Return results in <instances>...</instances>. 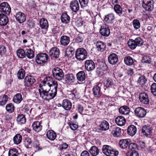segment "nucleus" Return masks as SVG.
Here are the masks:
<instances>
[{"label": "nucleus", "instance_id": "f257e3e1", "mask_svg": "<svg viewBox=\"0 0 156 156\" xmlns=\"http://www.w3.org/2000/svg\"><path fill=\"white\" fill-rule=\"evenodd\" d=\"M46 81H43V84L48 85L46 100H49L53 98L56 95L58 84L56 81H53L50 78H47Z\"/></svg>", "mask_w": 156, "mask_h": 156}, {"label": "nucleus", "instance_id": "f03ea898", "mask_svg": "<svg viewBox=\"0 0 156 156\" xmlns=\"http://www.w3.org/2000/svg\"><path fill=\"white\" fill-rule=\"evenodd\" d=\"M102 150L103 153L107 156H117L119 154L118 151L108 145H104Z\"/></svg>", "mask_w": 156, "mask_h": 156}, {"label": "nucleus", "instance_id": "7ed1b4c3", "mask_svg": "<svg viewBox=\"0 0 156 156\" xmlns=\"http://www.w3.org/2000/svg\"><path fill=\"white\" fill-rule=\"evenodd\" d=\"M52 75L56 80H60L63 79L64 73L62 69L59 67H55L52 69Z\"/></svg>", "mask_w": 156, "mask_h": 156}, {"label": "nucleus", "instance_id": "20e7f679", "mask_svg": "<svg viewBox=\"0 0 156 156\" xmlns=\"http://www.w3.org/2000/svg\"><path fill=\"white\" fill-rule=\"evenodd\" d=\"M87 52L85 49L80 48L78 49L76 51L75 56L78 60H83L87 58Z\"/></svg>", "mask_w": 156, "mask_h": 156}, {"label": "nucleus", "instance_id": "39448f33", "mask_svg": "<svg viewBox=\"0 0 156 156\" xmlns=\"http://www.w3.org/2000/svg\"><path fill=\"white\" fill-rule=\"evenodd\" d=\"M48 55L45 53L38 54L36 57L35 60L38 64L43 65L44 64L48 61Z\"/></svg>", "mask_w": 156, "mask_h": 156}, {"label": "nucleus", "instance_id": "423d86ee", "mask_svg": "<svg viewBox=\"0 0 156 156\" xmlns=\"http://www.w3.org/2000/svg\"><path fill=\"white\" fill-rule=\"evenodd\" d=\"M154 3L153 0H143L142 5L146 11L150 12L153 9Z\"/></svg>", "mask_w": 156, "mask_h": 156}, {"label": "nucleus", "instance_id": "0eeeda50", "mask_svg": "<svg viewBox=\"0 0 156 156\" xmlns=\"http://www.w3.org/2000/svg\"><path fill=\"white\" fill-rule=\"evenodd\" d=\"M11 11L10 7L8 3L3 2L0 4V12L5 14L9 15Z\"/></svg>", "mask_w": 156, "mask_h": 156}, {"label": "nucleus", "instance_id": "6e6552de", "mask_svg": "<svg viewBox=\"0 0 156 156\" xmlns=\"http://www.w3.org/2000/svg\"><path fill=\"white\" fill-rule=\"evenodd\" d=\"M139 98L140 101L145 105H148L149 103V98L148 95L146 93L144 92L140 93L139 96Z\"/></svg>", "mask_w": 156, "mask_h": 156}, {"label": "nucleus", "instance_id": "1a4fd4ad", "mask_svg": "<svg viewBox=\"0 0 156 156\" xmlns=\"http://www.w3.org/2000/svg\"><path fill=\"white\" fill-rule=\"evenodd\" d=\"M41 85H42L41 86H40V88L38 89L40 96L42 98L46 100L47 90L46 87L48 85L43 84V81L41 82Z\"/></svg>", "mask_w": 156, "mask_h": 156}, {"label": "nucleus", "instance_id": "9d476101", "mask_svg": "<svg viewBox=\"0 0 156 156\" xmlns=\"http://www.w3.org/2000/svg\"><path fill=\"white\" fill-rule=\"evenodd\" d=\"M100 32L102 36L106 37L109 36L110 32L108 26L105 24H103L100 30Z\"/></svg>", "mask_w": 156, "mask_h": 156}, {"label": "nucleus", "instance_id": "9b49d317", "mask_svg": "<svg viewBox=\"0 0 156 156\" xmlns=\"http://www.w3.org/2000/svg\"><path fill=\"white\" fill-rule=\"evenodd\" d=\"M84 66L85 69L88 71L93 70L95 68V64L92 60H87L85 62Z\"/></svg>", "mask_w": 156, "mask_h": 156}, {"label": "nucleus", "instance_id": "f8f14e48", "mask_svg": "<svg viewBox=\"0 0 156 156\" xmlns=\"http://www.w3.org/2000/svg\"><path fill=\"white\" fill-rule=\"evenodd\" d=\"M35 79L34 77L32 76H26L24 79V85L27 87H30L35 82Z\"/></svg>", "mask_w": 156, "mask_h": 156}, {"label": "nucleus", "instance_id": "ddd939ff", "mask_svg": "<svg viewBox=\"0 0 156 156\" xmlns=\"http://www.w3.org/2000/svg\"><path fill=\"white\" fill-rule=\"evenodd\" d=\"M134 112L136 115L140 118H144L146 114V110L141 107L136 108Z\"/></svg>", "mask_w": 156, "mask_h": 156}, {"label": "nucleus", "instance_id": "4468645a", "mask_svg": "<svg viewBox=\"0 0 156 156\" xmlns=\"http://www.w3.org/2000/svg\"><path fill=\"white\" fill-rule=\"evenodd\" d=\"M49 55L52 58H57L59 55V49L55 47L51 48L49 51Z\"/></svg>", "mask_w": 156, "mask_h": 156}, {"label": "nucleus", "instance_id": "2eb2a0df", "mask_svg": "<svg viewBox=\"0 0 156 156\" xmlns=\"http://www.w3.org/2000/svg\"><path fill=\"white\" fill-rule=\"evenodd\" d=\"M96 46L97 50L100 52L104 51L106 48L105 44L104 42L99 41H98L96 42Z\"/></svg>", "mask_w": 156, "mask_h": 156}, {"label": "nucleus", "instance_id": "dca6fc26", "mask_svg": "<svg viewBox=\"0 0 156 156\" xmlns=\"http://www.w3.org/2000/svg\"><path fill=\"white\" fill-rule=\"evenodd\" d=\"M108 59L109 63L112 65L116 64L118 59L117 55L114 53L110 54L108 57Z\"/></svg>", "mask_w": 156, "mask_h": 156}, {"label": "nucleus", "instance_id": "f3484780", "mask_svg": "<svg viewBox=\"0 0 156 156\" xmlns=\"http://www.w3.org/2000/svg\"><path fill=\"white\" fill-rule=\"evenodd\" d=\"M70 7L72 10L76 12L79 9V4L77 0H74L72 1L70 3Z\"/></svg>", "mask_w": 156, "mask_h": 156}, {"label": "nucleus", "instance_id": "a211bd4d", "mask_svg": "<svg viewBox=\"0 0 156 156\" xmlns=\"http://www.w3.org/2000/svg\"><path fill=\"white\" fill-rule=\"evenodd\" d=\"M115 17L114 14L110 13L105 16L104 20L107 23L112 24L114 23Z\"/></svg>", "mask_w": 156, "mask_h": 156}, {"label": "nucleus", "instance_id": "6ab92c4d", "mask_svg": "<svg viewBox=\"0 0 156 156\" xmlns=\"http://www.w3.org/2000/svg\"><path fill=\"white\" fill-rule=\"evenodd\" d=\"M16 20L20 23H22L25 22L26 20L25 14L20 12H17L15 16Z\"/></svg>", "mask_w": 156, "mask_h": 156}, {"label": "nucleus", "instance_id": "aec40b11", "mask_svg": "<svg viewBox=\"0 0 156 156\" xmlns=\"http://www.w3.org/2000/svg\"><path fill=\"white\" fill-rule=\"evenodd\" d=\"M99 85L98 84L94 86L93 88V94L95 97L99 98L101 96L102 94V93L101 91V88Z\"/></svg>", "mask_w": 156, "mask_h": 156}, {"label": "nucleus", "instance_id": "412c9836", "mask_svg": "<svg viewBox=\"0 0 156 156\" xmlns=\"http://www.w3.org/2000/svg\"><path fill=\"white\" fill-rule=\"evenodd\" d=\"M111 127V133L114 137H119L121 136V129L119 127L113 126Z\"/></svg>", "mask_w": 156, "mask_h": 156}, {"label": "nucleus", "instance_id": "4be33fe9", "mask_svg": "<svg viewBox=\"0 0 156 156\" xmlns=\"http://www.w3.org/2000/svg\"><path fill=\"white\" fill-rule=\"evenodd\" d=\"M41 124V122L38 121L34 122L32 124L33 130L37 132L40 131L42 129Z\"/></svg>", "mask_w": 156, "mask_h": 156}, {"label": "nucleus", "instance_id": "5701e85b", "mask_svg": "<svg viewBox=\"0 0 156 156\" xmlns=\"http://www.w3.org/2000/svg\"><path fill=\"white\" fill-rule=\"evenodd\" d=\"M115 122L118 125L122 126L125 124L126 120L124 117L121 116H119L115 118Z\"/></svg>", "mask_w": 156, "mask_h": 156}, {"label": "nucleus", "instance_id": "b1692460", "mask_svg": "<svg viewBox=\"0 0 156 156\" xmlns=\"http://www.w3.org/2000/svg\"><path fill=\"white\" fill-rule=\"evenodd\" d=\"M8 22V18L6 15L2 13L0 14V25L5 26Z\"/></svg>", "mask_w": 156, "mask_h": 156}, {"label": "nucleus", "instance_id": "393cba45", "mask_svg": "<svg viewBox=\"0 0 156 156\" xmlns=\"http://www.w3.org/2000/svg\"><path fill=\"white\" fill-rule=\"evenodd\" d=\"M141 130L143 133L146 136L150 135L151 133V128L147 125H145L142 127Z\"/></svg>", "mask_w": 156, "mask_h": 156}, {"label": "nucleus", "instance_id": "a878e982", "mask_svg": "<svg viewBox=\"0 0 156 156\" xmlns=\"http://www.w3.org/2000/svg\"><path fill=\"white\" fill-rule=\"evenodd\" d=\"M129 142V139H122L119 141V144L121 148L124 149L127 147Z\"/></svg>", "mask_w": 156, "mask_h": 156}, {"label": "nucleus", "instance_id": "bb28decb", "mask_svg": "<svg viewBox=\"0 0 156 156\" xmlns=\"http://www.w3.org/2000/svg\"><path fill=\"white\" fill-rule=\"evenodd\" d=\"M62 107L66 110H69L72 107V103L69 100L66 99L63 101Z\"/></svg>", "mask_w": 156, "mask_h": 156}, {"label": "nucleus", "instance_id": "cd10ccee", "mask_svg": "<svg viewBox=\"0 0 156 156\" xmlns=\"http://www.w3.org/2000/svg\"><path fill=\"white\" fill-rule=\"evenodd\" d=\"M127 131L129 135L131 136H133L136 133V128L135 126L133 125H131L128 127Z\"/></svg>", "mask_w": 156, "mask_h": 156}, {"label": "nucleus", "instance_id": "c85d7f7f", "mask_svg": "<svg viewBox=\"0 0 156 156\" xmlns=\"http://www.w3.org/2000/svg\"><path fill=\"white\" fill-rule=\"evenodd\" d=\"M130 111L129 108L126 106H121L119 109V112L120 114L125 115L129 114Z\"/></svg>", "mask_w": 156, "mask_h": 156}, {"label": "nucleus", "instance_id": "c756f323", "mask_svg": "<svg viewBox=\"0 0 156 156\" xmlns=\"http://www.w3.org/2000/svg\"><path fill=\"white\" fill-rule=\"evenodd\" d=\"M70 41L69 37L66 36H63L60 38L61 44L63 46L68 45Z\"/></svg>", "mask_w": 156, "mask_h": 156}, {"label": "nucleus", "instance_id": "7c9ffc66", "mask_svg": "<svg viewBox=\"0 0 156 156\" xmlns=\"http://www.w3.org/2000/svg\"><path fill=\"white\" fill-rule=\"evenodd\" d=\"M40 25L41 27L43 29H47L48 27V22L45 18H42L41 20Z\"/></svg>", "mask_w": 156, "mask_h": 156}, {"label": "nucleus", "instance_id": "2f4dec72", "mask_svg": "<svg viewBox=\"0 0 156 156\" xmlns=\"http://www.w3.org/2000/svg\"><path fill=\"white\" fill-rule=\"evenodd\" d=\"M77 80L80 82L83 81L85 78V73L83 71H80L76 75Z\"/></svg>", "mask_w": 156, "mask_h": 156}, {"label": "nucleus", "instance_id": "473e14b6", "mask_svg": "<svg viewBox=\"0 0 156 156\" xmlns=\"http://www.w3.org/2000/svg\"><path fill=\"white\" fill-rule=\"evenodd\" d=\"M99 126L101 130L105 131L109 129V124L107 121L104 120L101 122V123L99 125Z\"/></svg>", "mask_w": 156, "mask_h": 156}, {"label": "nucleus", "instance_id": "72a5a7b5", "mask_svg": "<svg viewBox=\"0 0 156 156\" xmlns=\"http://www.w3.org/2000/svg\"><path fill=\"white\" fill-rule=\"evenodd\" d=\"M47 136L48 139L51 140H54L56 138V135L52 130H48L47 133Z\"/></svg>", "mask_w": 156, "mask_h": 156}, {"label": "nucleus", "instance_id": "f704fd0d", "mask_svg": "<svg viewBox=\"0 0 156 156\" xmlns=\"http://www.w3.org/2000/svg\"><path fill=\"white\" fill-rule=\"evenodd\" d=\"M26 56L30 59L32 58L34 56V52L31 48L26 49H25Z\"/></svg>", "mask_w": 156, "mask_h": 156}, {"label": "nucleus", "instance_id": "c9c22d12", "mask_svg": "<svg viewBox=\"0 0 156 156\" xmlns=\"http://www.w3.org/2000/svg\"><path fill=\"white\" fill-rule=\"evenodd\" d=\"M89 152L92 156H97L99 153L98 149L96 146H92L90 149Z\"/></svg>", "mask_w": 156, "mask_h": 156}, {"label": "nucleus", "instance_id": "e433bc0d", "mask_svg": "<svg viewBox=\"0 0 156 156\" xmlns=\"http://www.w3.org/2000/svg\"><path fill=\"white\" fill-rule=\"evenodd\" d=\"M16 120L18 123L20 124H24L26 122L25 117L23 114L18 115L17 118Z\"/></svg>", "mask_w": 156, "mask_h": 156}, {"label": "nucleus", "instance_id": "4c0bfd02", "mask_svg": "<svg viewBox=\"0 0 156 156\" xmlns=\"http://www.w3.org/2000/svg\"><path fill=\"white\" fill-rule=\"evenodd\" d=\"M22 140V136L20 134H17L13 138L14 144H18L20 143Z\"/></svg>", "mask_w": 156, "mask_h": 156}, {"label": "nucleus", "instance_id": "58836bf2", "mask_svg": "<svg viewBox=\"0 0 156 156\" xmlns=\"http://www.w3.org/2000/svg\"><path fill=\"white\" fill-rule=\"evenodd\" d=\"M70 18L69 16L66 13H62L61 16V20L63 23H69Z\"/></svg>", "mask_w": 156, "mask_h": 156}, {"label": "nucleus", "instance_id": "ea45409f", "mask_svg": "<svg viewBox=\"0 0 156 156\" xmlns=\"http://www.w3.org/2000/svg\"><path fill=\"white\" fill-rule=\"evenodd\" d=\"M67 81L70 83H73L75 81V77L72 73H68L65 76Z\"/></svg>", "mask_w": 156, "mask_h": 156}, {"label": "nucleus", "instance_id": "a19ab883", "mask_svg": "<svg viewBox=\"0 0 156 156\" xmlns=\"http://www.w3.org/2000/svg\"><path fill=\"white\" fill-rule=\"evenodd\" d=\"M22 96L20 93L17 94L13 97V101L17 104L20 103L22 100Z\"/></svg>", "mask_w": 156, "mask_h": 156}, {"label": "nucleus", "instance_id": "79ce46f5", "mask_svg": "<svg viewBox=\"0 0 156 156\" xmlns=\"http://www.w3.org/2000/svg\"><path fill=\"white\" fill-rule=\"evenodd\" d=\"M9 97L7 95L4 94L0 98V105H5L7 102Z\"/></svg>", "mask_w": 156, "mask_h": 156}, {"label": "nucleus", "instance_id": "37998d69", "mask_svg": "<svg viewBox=\"0 0 156 156\" xmlns=\"http://www.w3.org/2000/svg\"><path fill=\"white\" fill-rule=\"evenodd\" d=\"M124 62L127 65H132L133 63V58L129 56H127L124 58Z\"/></svg>", "mask_w": 156, "mask_h": 156}, {"label": "nucleus", "instance_id": "c03bdc74", "mask_svg": "<svg viewBox=\"0 0 156 156\" xmlns=\"http://www.w3.org/2000/svg\"><path fill=\"white\" fill-rule=\"evenodd\" d=\"M5 108L6 111L9 113H12L14 112L15 107L14 105L11 103L7 104Z\"/></svg>", "mask_w": 156, "mask_h": 156}, {"label": "nucleus", "instance_id": "a18cd8bd", "mask_svg": "<svg viewBox=\"0 0 156 156\" xmlns=\"http://www.w3.org/2000/svg\"><path fill=\"white\" fill-rule=\"evenodd\" d=\"M129 47L132 49H134L137 46L134 40L129 39L127 42Z\"/></svg>", "mask_w": 156, "mask_h": 156}, {"label": "nucleus", "instance_id": "49530a36", "mask_svg": "<svg viewBox=\"0 0 156 156\" xmlns=\"http://www.w3.org/2000/svg\"><path fill=\"white\" fill-rule=\"evenodd\" d=\"M17 55L20 58H24L25 57V50L22 49L18 50L17 51Z\"/></svg>", "mask_w": 156, "mask_h": 156}, {"label": "nucleus", "instance_id": "de8ad7c7", "mask_svg": "<svg viewBox=\"0 0 156 156\" xmlns=\"http://www.w3.org/2000/svg\"><path fill=\"white\" fill-rule=\"evenodd\" d=\"M25 70L23 69H20L19 70L17 73L18 78L20 79H23L25 76Z\"/></svg>", "mask_w": 156, "mask_h": 156}, {"label": "nucleus", "instance_id": "09e8293b", "mask_svg": "<svg viewBox=\"0 0 156 156\" xmlns=\"http://www.w3.org/2000/svg\"><path fill=\"white\" fill-rule=\"evenodd\" d=\"M18 151L16 149L13 148L9 150V156H17L18 155Z\"/></svg>", "mask_w": 156, "mask_h": 156}, {"label": "nucleus", "instance_id": "8fccbe9b", "mask_svg": "<svg viewBox=\"0 0 156 156\" xmlns=\"http://www.w3.org/2000/svg\"><path fill=\"white\" fill-rule=\"evenodd\" d=\"M147 81V80L145 76H141L139 78L137 82L140 84L144 85L146 83Z\"/></svg>", "mask_w": 156, "mask_h": 156}, {"label": "nucleus", "instance_id": "3c124183", "mask_svg": "<svg viewBox=\"0 0 156 156\" xmlns=\"http://www.w3.org/2000/svg\"><path fill=\"white\" fill-rule=\"evenodd\" d=\"M142 62L144 63L150 64L151 62V58L149 56L145 55L143 57Z\"/></svg>", "mask_w": 156, "mask_h": 156}, {"label": "nucleus", "instance_id": "603ef678", "mask_svg": "<svg viewBox=\"0 0 156 156\" xmlns=\"http://www.w3.org/2000/svg\"><path fill=\"white\" fill-rule=\"evenodd\" d=\"M115 12L118 14H121L122 12V9L119 5H116L114 6Z\"/></svg>", "mask_w": 156, "mask_h": 156}, {"label": "nucleus", "instance_id": "864d4df0", "mask_svg": "<svg viewBox=\"0 0 156 156\" xmlns=\"http://www.w3.org/2000/svg\"><path fill=\"white\" fill-rule=\"evenodd\" d=\"M134 41L137 46H140L143 44V41L141 38L138 37L136 38Z\"/></svg>", "mask_w": 156, "mask_h": 156}, {"label": "nucleus", "instance_id": "5fc2aeb1", "mask_svg": "<svg viewBox=\"0 0 156 156\" xmlns=\"http://www.w3.org/2000/svg\"><path fill=\"white\" fill-rule=\"evenodd\" d=\"M128 145V148L131 150V151H136L137 150V146L136 144L130 143Z\"/></svg>", "mask_w": 156, "mask_h": 156}, {"label": "nucleus", "instance_id": "6e6d98bb", "mask_svg": "<svg viewBox=\"0 0 156 156\" xmlns=\"http://www.w3.org/2000/svg\"><path fill=\"white\" fill-rule=\"evenodd\" d=\"M133 24L134 27L136 30L138 29L140 27V23L138 20H134L133 22Z\"/></svg>", "mask_w": 156, "mask_h": 156}, {"label": "nucleus", "instance_id": "4d7b16f0", "mask_svg": "<svg viewBox=\"0 0 156 156\" xmlns=\"http://www.w3.org/2000/svg\"><path fill=\"white\" fill-rule=\"evenodd\" d=\"M151 93L156 96V83H153L151 86Z\"/></svg>", "mask_w": 156, "mask_h": 156}, {"label": "nucleus", "instance_id": "13d9d810", "mask_svg": "<svg viewBox=\"0 0 156 156\" xmlns=\"http://www.w3.org/2000/svg\"><path fill=\"white\" fill-rule=\"evenodd\" d=\"M32 143L31 139L29 138H26L25 140L24 144L25 147L27 148H29V146Z\"/></svg>", "mask_w": 156, "mask_h": 156}, {"label": "nucleus", "instance_id": "bf43d9fd", "mask_svg": "<svg viewBox=\"0 0 156 156\" xmlns=\"http://www.w3.org/2000/svg\"><path fill=\"white\" fill-rule=\"evenodd\" d=\"M80 5L82 7H85L87 6L88 0H79Z\"/></svg>", "mask_w": 156, "mask_h": 156}, {"label": "nucleus", "instance_id": "052dcab7", "mask_svg": "<svg viewBox=\"0 0 156 156\" xmlns=\"http://www.w3.org/2000/svg\"><path fill=\"white\" fill-rule=\"evenodd\" d=\"M127 156H139L138 153L136 151L129 152L127 153Z\"/></svg>", "mask_w": 156, "mask_h": 156}, {"label": "nucleus", "instance_id": "680f3d73", "mask_svg": "<svg viewBox=\"0 0 156 156\" xmlns=\"http://www.w3.org/2000/svg\"><path fill=\"white\" fill-rule=\"evenodd\" d=\"M69 126L70 128L73 130H76L78 128V126L77 125L72 122L70 123Z\"/></svg>", "mask_w": 156, "mask_h": 156}, {"label": "nucleus", "instance_id": "e2e57ef3", "mask_svg": "<svg viewBox=\"0 0 156 156\" xmlns=\"http://www.w3.org/2000/svg\"><path fill=\"white\" fill-rule=\"evenodd\" d=\"M104 84L107 87H109L111 86L113 84V83L111 79H108L105 82Z\"/></svg>", "mask_w": 156, "mask_h": 156}, {"label": "nucleus", "instance_id": "0e129e2a", "mask_svg": "<svg viewBox=\"0 0 156 156\" xmlns=\"http://www.w3.org/2000/svg\"><path fill=\"white\" fill-rule=\"evenodd\" d=\"M6 52V48L3 45L0 46V55L1 56L2 55Z\"/></svg>", "mask_w": 156, "mask_h": 156}, {"label": "nucleus", "instance_id": "69168bd1", "mask_svg": "<svg viewBox=\"0 0 156 156\" xmlns=\"http://www.w3.org/2000/svg\"><path fill=\"white\" fill-rule=\"evenodd\" d=\"M83 21L81 19L79 18L75 22L76 25L78 27L81 26L83 24Z\"/></svg>", "mask_w": 156, "mask_h": 156}, {"label": "nucleus", "instance_id": "338daca9", "mask_svg": "<svg viewBox=\"0 0 156 156\" xmlns=\"http://www.w3.org/2000/svg\"><path fill=\"white\" fill-rule=\"evenodd\" d=\"M97 73L99 76H101L104 74L103 70L100 68H98L97 69Z\"/></svg>", "mask_w": 156, "mask_h": 156}, {"label": "nucleus", "instance_id": "774afa93", "mask_svg": "<svg viewBox=\"0 0 156 156\" xmlns=\"http://www.w3.org/2000/svg\"><path fill=\"white\" fill-rule=\"evenodd\" d=\"M83 40V38L81 36H78L75 39L76 42L77 43L82 42Z\"/></svg>", "mask_w": 156, "mask_h": 156}]
</instances>
